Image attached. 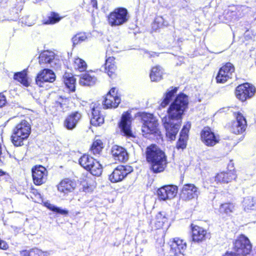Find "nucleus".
<instances>
[{"label":"nucleus","instance_id":"e433bc0d","mask_svg":"<svg viewBox=\"0 0 256 256\" xmlns=\"http://www.w3.org/2000/svg\"><path fill=\"white\" fill-rule=\"evenodd\" d=\"M86 170L89 171L94 176H100L102 173V167L100 162L96 160L92 165Z\"/></svg>","mask_w":256,"mask_h":256},{"label":"nucleus","instance_id":"7ed1b4c3","mask_svg":"<svg viewBox=\"0 0 256 256\" xmlns=\"http://www.w3.org/2000/svg\"><path fill=\"white\" fill-rule=\"evenodd\" d=\"M31 132L30 124L26 120H22L13 130L11 136L12 144L16 146H21L23 142L26 139Z\"/></svg>","mask_w":256,"mask_h":256},{"label":"nucleus","instance_id":"603ef678","mask_svg":"<svg viewBox=\"0 0 256 256\" xmlns=\"http://www.w3.org/2000/svg\"><path fill=\"white\" fill-rule=\"evenodd\" d=\"M4 172L2 170H0V176H2L4 175Z\"/></svg>","mask_w":256,"mask_h":256},{"label":"nucleus","instance_id":"393cba45","mask_svg":"<svg viewBox=\"0 0 256 256\" xmlns=\"http://www.w3.org/2000/svg\"><path fill=\"white\" fill-rule=\"evenodd\" d=\"M76 186V182L68 178L64 179L60 182L58 186V190L59 192L64 194L73 191Z\"/></svg>","mask_w":256,"mask_h":256},{"label":"nucleus","instance_id":"37998d69","mask_svg":"<svg viewBox=\"0 0 256 256\" xmlns=\"http://www.w3.org/2000/svg\"><path fill=\"white\" fill-rule=\"evenodd\" d=\"M50 210H52L56 212L57 213L62 214H68V212L67 210H62L59 208L56 207L55 206L49 204L46 206Z\"/></svg>","mask_w":256,"mask_h":256},{"label":"nucleus","instance_id":"ddd939ff","mask_svg":"<svg viewBox=\"0 0 256 256\" xmlns=\"http://www.w3.org/2000/svg\"><path fill=\"white\" fill-rule=\"evenodd\" d=\"M246 121L244 117L240 113L236 116V120L232 122L230 130L234 134H242L246 130Z\"/></svg>","mask_w":256,"mask_h":256},{"label":"nucleus","instance_id":"9d476101","mask_svg":"<svg viewBox=\"0 0 256 256\" xmlns=\"http://www.w3.org/2000/svg\"><path fill=\"white\" fill-rule=\"evenodd\" d=\"M32 176L34 182L36 185H41L46 180V170L42 166H36L32 169Z\"/></svg>","mask_w":256,"mask_h":256},{"label":"nucleus","instance_id":"412c9836","mask_svg":"<svg viewBox=\"0 0 256 256\" xmlns=\"http://www.w3.org/2000/svg\"><path fill=\"white\" fill-rule=\"evenodd\" d=\"M247 8L242 6H230L227 10V14L230 20H236L244 16Z\"/></svg>","mask_w":256,"mask_h":256},{"label":"nucleus","instance_id":"a878e982","mask_svg":"<svg viewBox=\"0 0 256 256\" xmlns=\"http://www.w3.org/2000/svg\"><path fill=\"white\" fill-rule=\"evenodd\" d=\"M120 102V99L118 96H112L110 94H106L104 105L106 108H116Z\"/></svg>","mask_w":256,"mask_h":256},{"label":"nucleus","instance_id":"aec40b11","mask_svg":"<svg viewBox=\"0 0 256 256\" xmlns=\"http://www.w3.org/2000/svg\"><path fill=\"white\" fill-rule=\"evenodd\" d=\"M92 109V118L90 123L95 126H98L104 122V118L100 114L101 107L96 104H92L90 106Z\"/></svg>","mask_w":256,"mask_h":256},{"label":"nucleus","instance_id":"1a4fd4ad","mask_svg":"<svg viewBox=\"0 0 256 256\" xmlns=\"http://www.w3.org/2000/svg\"><path fill=\"white\" fill-rule=\"evenodd\" d=\"M234 76V67L230 62H227L219 70L216 79L218 82L224 83Z\"/></svg>","mask_w":256,"mask_h":256},{"label":"nucleus","instance_id":"423d86ee","mask_svg":"<svg viewBox=\"0 0 256 256\" xmlns=\"http://www.w3.org/2000/svg\"><path fill=\"white\" fill-rule=\"evenodd\" d=\"M144 121L142 132L144 134H157L158 132V123L153 114H146L142 116Z\"/></svg>","mask_w":256,"mask_h":256},{"label":"nucleus","instance_id":"bb28decb","mask_svg":"<svg viewBox=\"0 0 256 256\" xmlns=\"http://www.w3.org/2000/svg\"><path fill=\"white\" fill-rule=\"evenodd\" d=\"M55 54L54 52L46 50L42 52L39 56L40 64H52L54 60Z\"/></svg>","mask_w":256,"mask_h":256},{"label":"nucleus","instance_id":"39448f33","mask_svg":"<svg viewBox=\"0 0 256 256\" xmlns=\"http://www.w3.org/2000/svg\"><path fill=\"white\" fill-rule=\"evenodd\" d=\"M234 250L236 252H232L236 256L246 255L252 250V246L248 238L244 235L240 236L234 244Z\"/></svg>","mask_w":256,"mask_h":256},{"label":"nucleus","instance_id":"f704fd0d","mask_svg":"<svg viewBox=\"0 0 256 256\" xmlns=\"http://www.w3.org/2000/svg\"><path fill=\"white\" fill-rule=\"evenodd\" d=\"M60 20L59 15L55 12H50L46 18H44L42 22L44 24H54Z\"/></svg>","mask_w":256,"mask_h":256},{"label":"nucleus","instance_id":"72a5a7b5","mask_svg":"<svg viewBox=\"0 0 256 256\" xmlns=\"http://www.w3.org/2000/svg\"><path fill=\"white\" fill-rule=\"evenodd\" d=\"M242 206L245 210H254L256 208V200L254 197L246 196L244 199Z\"/></svg>","mask_w":256,"mask_h":256},{"label":"nucleus","instance_id":"f8f14e48","mask_svg":"<svg viewBox=\"0 0 256 256\" xmlns=\"http://www.w3.org/2000/svg\"><path fill=\"white\" fill-rule=\"evenodd\" d=\"M56 80V76L52 70L50 69H44L38 74L36 82L39 86H43L44 82H52Z\"/></svg>","mask_w":256,"mask_h":256},{"label":"nucleus","instance_id":"c756f323","mask_svg":"<svg viewBox=\"0 0 256 256\" xmlns=\"http://www.w3.org/2000/svg\"><path fill=\"white\" fill-rule=\"evenodd\" d=\"M178 90L176 87L171 88L170 90H168L166 92L164 95V98L160 106L162 108L166 107L170 103L172 98L174 96Z\"/></svg>","mask_w":256,"mask_h":256},{"label":"nucleus","instance_id":"cd10ccee","mask_svg":"<svg viewBox=\"0 0 256 256\" xmlns=\"http://www.w3.org/2000/svg\"><path fill=\"white\" fill-rule=\"evenodd\" d=\"M96 81V78L92 76L89 74L86 73L81 76L79 83L81 86H90L94 84Z\"/></svg>","mask_w":256,"mask_h":256},{"label":"nucleus","instance_id":"f257e3e1","mask_svg":"<svg viewBox=\"0 0 256 256\" xmlns=\"http://www.w3.org/2000/svg\"><path fill=\"white\" fill-rule=\"evenodd\" d=\"M188 104L187 96L183 94H179L170 106L168 110V116L162 119L166 136L170 140L176 138L181 124L182 116Z\"/></svg>","mask_w":256,"mask_h":256},{"label":"nucleus","instance_id":"f03ea898","mask_svg":"<svg viewBox=\"0 0 256 256\" xmlns=\"http://www.w3.org/2000/svg\"><path fill=\"white\" fill-rule=\"evenodd\" d=\"M146 159L151 164L152 170L154 173L163 172L168 162L165 153L156 144L148 146L146 150Z\"/></svg>","mask_w":256,"mask_h":256},{"label":"nucleus","instance_id":"c9c22d12","mask_svg":"<svg viewBox=\"0 0 256 256\" xmlns=\"http://www.w3.org/2000/svg\"><path fill=\"white\" fill-rule=\"evenodd\" d=\"M22 256H48L47 252H42L37 248H32L30 250H23L21 252Z\"/></svg>","mask_w":256,"mask_h":256},{"label":"nucleus","instance_id":"58836bf2","mask_svg":"<svg viewBox=\"0 0 256 256\" xmlns=\"http://www.w3.org/2000/svg\"><path fill=\"white\" fill-rule=\"evenodd\" d=\"M103 148V143L102 140H96L92 144L90 152L94 155L99 154L102 150Z\"/></svg>","mask_w":256,"mask_h":256},{"label":"nucleus","instance_id":"ea45409f","mask_svg":"<svg viewBox=\"0 0 256 256\" xmlns=\"http://www.w3.org/2000/svg\"><path fill=\"white\" fill-rule=\"evenodd\" d=\"M74 67L75 69L78 70L80 72H84L86 70L87 65L84 60L78 58L74 60Z\"/></svg>","mask_w":256,"mask_h":256},{"label":"nucleus","instance_id":"4468645a","mask_svg":"<svg viewBox=\"0 0 256 256\" xmlns=\"http://www.w3.org/2000/svg\"><path fill=\"white\" fill-rule=\"evenodd\" d=\"M192 241L196 242H201L209 239L210 234L204 228L198 226L192 225Z\"/></svg>","mask_w":256,"mask_h":256},{"label":"nucleus","instance_id":"a19ab883","mask_svg":"<svg viewBox=\"0 0 256 256\" xmlns=\"http://www.w3.org/2000/svg\"><path fill=\"white\" fill-rule=\"evenodd\" d=\"M64 82L66 86L70 90L74 92L75 90L76 79L73 76H64Z\"/></svg>","mask_w":256,"mask_h":256},{"label":"nucleus","instance_id":"4c0bfd02","mask_svg":"<svg viewBox=\"0 0 256 256\" xmlns=\"http://www.w3.org/2000/svg\"><path fill=\"white\" fill-rule=\"evenodd\" d=\"M167 218L164 214L162 212L158 213L156 215L154 222L155 228L158 229L162 228Z\"/></svg>","mask_w":256,"mask_h":256},{"label":"nucleus","instance_id":"f3484780","mask_svg":"<svg viewBox=\"0 0 256 256\" xmlns=\"http://www.w3.org/2000/svg\"><path fill=\"white\" fill-rule=\"evenodd\" d=\"M170 252L176 256L183 254L186 248V242L178 238H174L170 240Z\"/></svg>","mask_w":256,"mask_h":256},{"label":"nucleus","instance_id":"7c9ffc66","mask_svg":"<svg viewBox=\"0 0 256 256\" xmlns=\"http://www.w3.org/2000/svg\"><path fill=\"white\" fill-rule=\"evenodd\" d=\"M235 210V206L234 204L226 202L220 206L219 212L222 214L230 216Z\"/></svg>","mask_w":256,"mask_h":256},{"label":"nucleus","instance_id":"6e6552de","mask_svg":"<svg viewBox=\"0 0 256 256\" xmlns=\"http://www.w3.org/2000/svg\"><path fill=\"white\" fill-rule=\"evenodd\" d=\"M200 194L198 188L194 184H186L183 185L180 192V198L184 201H190L198 198Z\"/></svg>","mask_w":256,"mask_h":256},{"label":"nucleus","instance_id":"a211bd4d","mask_svg":"<svg viewBox=\"0 0 256 256\" xmlns=\"http://www.w3.org/2000/svg\"><path fill=\"white\" fill-rule=\"evenodd\" d=\"M132 116L130 112H127L124 114L122 116L120 124V128L124 135L130 136H132L131 130Z\"/></svg>","mask_w":256,"mask_h":256},{"label":"nucleus","instance_id":"09e8293b","mask_svg":"<svg viewBox=\"0 0 256 256\" xmlns=\"http://www.w3.org/2000/svg\"><path fill=\"white\" fill-rule=\"evenodd\" d=\"M116 88H112L107 94H110L112 96H118L116 95Z\"/></svg>","mask_w":256,"mask_h":256},{"label":"nucleus","instance_id":"0eeeda50","mask_svg":"<svg viewBox=\"0 0 256 256\" xmlns=\"http://www.w3.org/2000/svg\"><path fill=\"white\" fill-rule=\"evenodd\" d=\"M256 92L255 88L248 83H245L238 86L236 89L235 94L237 98L244 102L252 98Z\"/></svg>","mask_w":256,"mask_h":256},{"label":"nucleus","instance_id":"79ce46f5","mask_svg":"<svg viewBox=\"0 0 256 256\" xmlns=\"http://www.w3.org/2000/svg\"><path fill=\"white\" fill-rule=\"evenodd\" d=\"M88 38L86 33L80 32L77 34L73 36L72 40L74 46L78 44L83 42H84Z\"/></svg>","mask_w":256,"mask_h":256},{"label":"nucleus","instance_id":"5701e85b","mask_svg":"<svg viewBox=\"0 0 256 256\" xmlns=\"http://www.w3.org/2000/svg\"><path fill=\"white\" fill-rule=\"evenodd\" d=\"M236 178V174L234 171L228 170L217 174L214 177V181L217 184H227Z\"/></svg>","mask_w":256,"mask_h":256},{"label":"nucleus","instance_id":"2f4dec72","mask_svg":"<svg viewBox=\"0 0 256 256\" xmlns=\"http://www.w3.org/2000/svg\"><path fill=\"white\" fill-rule=\"evenodd\" d=\"M14 78L25 86H28L30 84L26 70L15 73Z\"/></svg>","mask_w":256,"mask_h":256},{"label":"nucleus","instance_id":"dca6fc26","mask_svg":"<svg viewBox=\"0 0 256 256\" xmlns=\"http://www.w3.org/2000/svg\"><path fill=\"white\" fill-rule=\"evenodd\" d=\"M82 114L78 112H74L68 116L64 122V126L68 130L75 128L82 118Z\"/></svg>","mask_w":256,"mask_h":256},{"label":"nucleus","instance_id":"6ab92c4d","mask_svg":"<svg viewBox=\"0 0 256 256\" xmlns=\"http://www.w3.org/2000/svg\"><path fill=\"white\" fill-rule=\"evenodd\" d=\"M130 172L123 166H119L110 175L109 179L112 182H117L122 180Z\"/></svg>","mask_w":256,"mask_h":256},{"label":"nucleus","instance_id":"c85d7f7f","mask_svg":"<svg viewBox=\"0 0 256 256\" xmlns=\"http://www.w3.org/2000/svg\"><path fill=\"white\" fill-rule=\"evenodd\" d=\"M96 160L88 154H84L80 158L78 162L86 170L90 168Z\"/></svg>","mask_w":256,"mask_h":256},{"label":"nucleus","instance_id":"49530a36","mask_svg":"<svg viewBox=\"0 0 256 256\" xmlns=\"http://www.w3.org/2000/svg\"><path fill=\"white\" fill-rule=\"evenodd\" d=\"M8 248V244L4 240L0 239V248L6 250Z\"/></svg>","mask_w":256,"mask_h":256},{"label":"nucleus","instance_id":"20e7f679","mask_svg":"<svg viewBox=\"0 0 256 256\" xmlns=\"http://www.w3.org/2000/svg\"><path fill=\"white\" fill-rule=\"evenodd\" d=\"M130 19L128 10L124 8H118L112 12L108 16V22L112 27L118 26L126 23Z\"/></svg>","mask_w":256,"mask_h":256},{"label":"nucleus","instance_id":"2eb2a0df","mask_svg":"<svg viewBox=\"0 0 256 256\" xmlns=\"http://www.w3.org/2000/svg\"><path fill=\"white\" fill-rule=\"evenodd\" d=\"M201 139L207 146H212L218 142V140L211 129L205 127L201 132Z\"/></svg>","mask_w":256,"mask_h":256},{"label":"nucleus","instance_id":"de8ad7c7","mask_svg":"<svg viewBox=\"0 0 256 256\" xmlns=\"http://www.w3.org/2000/svg\"><path fill=\"white\" fill-rule=\"evenodd\" d=\"M189 130H186L184 128L182 129L180 132V136H182V138H188V133Z\"/></svg>","mask_w":256,"mask_h":256},{"label":"nucleus","instance_id":"3c124183","mask_svg":"<svg viewBox=\"0 0 256 256\" xmlns=\"http://www.w3.org/2000/svg\"><path fill=\"white\" fill-rule=\"evenodd\" d=\"M191 126V124L190 122H187L183 126V128L189 130Z\"/></svg>","mask_w":256,"mask_h":256},{"label":"nucleus","instance_id":"c03bdc74","mask_svg":"<svg viewBox=\"0 0 256 256\" xmlns=\"http://www.w3.org/2000/svg\"><path fill=\"white\" fill-rule=\"evenodd\" d=\"M187 138H182V136H180L179 140L177 142L176 147L178 149L182 148L184 149L186 146V140Z\"/></svg>","mask_w":256,"mask_h":256},{"label":"nucleus","instance_id":"4be33fe9","mask_svg":"<svg viewBox=\"0 0 256 256\" xmlns=\"http://www.w3.org/2000/svg\"><path fill=\"white\" fill-rule=\"evenodd\" d=\"M110 50L108 49L106 52V57L107 58L106 60L105 63V72L107 73L110 77H113L116 74V66L114 61V58L112 56H110Z\"/></svg>","mask_w":256,"mask_h":256},{"label":"nucleus","instance_id":"a18cd8bd","mask_svg":"<svg viewBox=\"0 0 256 256\" xmlns=\"http://www.w3.org/2000/svg\"><path fill=\"white\" fill-rule=\"evenodd\" d=\"M6 102V96L2 93H0V108L4 106Z\"/></svg>","mask_w":256,"mask_h":256},{"label":"nucleus","instance_id":"9b49d317","mask_svg":"<svg viewBox=\"0 0 256 256\" xmlns=\"http://www.w3.org/2000/svg\"><path fill=\"white\" fill-rule=\"evenodd\" d=\"M178 188L175 186H164L158 190V195L160 200H171L176 195Z\"/></svg>","mask_w":256,"mask_h":256},{"label":"nucleus","instance_id":"473e14b6","mask_svg":"<svg viewBox=\"0 0 256 256\" xmlns=\"http://www.w3.org/2000/svg\"><path fill=\"white\" fill-rule=\"evenodd\" d=\"M162 68L160 66H156L152 68L150 78L152 81L157 82L162 78Z\"/></svg>","mask_w":256,"mask_h":256},{"label":"nucleus","instance_id":"b1692460","mask_svg":"<svg viewBox=\"0 0 256 256\" xmlns=\"http://www.w3.org/2000/svg\"><path fill=\"white\" fill-rule=\"evenodd\" d=\"M112 154L116 160L125 162L128 160V154L126 150L118 146H114L112 149Z\"/></svg>","mask_w":256,"mask_h":256},{"label":"nucleus","instance_id":"8fccbe9b","mask_svg":"<svg viewBox=\"0 0 256 256\" xmlns=\"http://www.w3.org/2000/svg\"><path fill=\"white\" fill-rule=\"evenodd\" d=\"M68 101V99H65L62 100V102H60V105L61 108H63V110L64 109V106L66 105V102Z\"/></svg>","mask_w":256,"mask_h":256}]
</instances>
